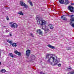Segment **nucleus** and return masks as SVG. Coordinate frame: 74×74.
<instances>
[{
  "label": "nucleus",
  "mask_w": 74,
  "mask_h": 74,
  "mask_svg": "<svg viewBox=\"0 0 74 74\" xmlns=\"http://www.w3.org/2000/svg\"><path fill=\"white\" fill-rule=\"evenodd\" d=\"M52 54H47L46 56V58H48L47 60V62L49 63L52 66H56L58 63H59V61L58 60L57 58H56L52 56H51L49 58V56H51Z\"/></svg>",
  "instance_id": "nucleus-1"
},
{
  "label": "nucleus",
  "mask_w": 74,
  "mask_h": 74,
  "mask_svg": "<svg viewBox=\"0 0 74 74\" xmlns=\"http://www.w3.org/2000/svg\"><path fill=\"white\" fill-rule=\"evenodd\" d=\"M36 20L37 21V23L39 25L42 26L43 25H45L47 23V22L45 20H42V18H41L37 17L36 18Z\"/></svg>",
  "instance_id": "nucleus-2"
},
{
  "label": "nucleus",
  "mask_w": 74,
  "mask_h": 74,
  "mask_svg": "<svg viewBox=\"0 0 74 74\" xmlns=\"http://www.w3.org/2000/svg\"><path fill=\"white\" fill-rule=\"evenodd\" d=\"M10 24V26L12 27V28H17L18 27V25L16 23H14L13 22H11L9 23Z\"/></svg>",
  "instance_id": "nucleus-3"
},
{
  "label": "nucleus",
  "mask_w": 74,
  "mask_h": 74,
  "mask_svg": "<svg viewBox=\"0 0 74 74\" xmlns=\"http://www.w3.org/2000/svg\"><path fill=\"white\" fill-rule=\"evenodd\" d=\"M31 53V51L29 49H28L26 51L25 55L27 56H29L30 55V53Z\"/></svg>",
  "instance_id": "nucleus-4"
},
{
  "label": "nucleus",
  "mask_w": 74,
  "mask_h": 74,
  "mask_svg": "<svg viewBox=\"0 0 74 74\" xmlns=\"http://www.w3.org/2000/svg\"><path fill=\"white\" fill-rule=\"evenodd\" d=\"M68 9L72 12H74V8L71 6H69L68 7Z\"/></svg>",
  "instance_id": "nucleus-5"
},
{
  "label": "nucleus",
  "mask_w": 74,
  "mask_h": 74,
  "mask_svg": "<svg viewBox=\"0 0 74 74\" xmlns=\"http://www.w3.org/2000/svg\"><path fill=\"white\" fill-rule=\"evenodd\" d=\"M14 53H16V54H17V55H18V56H21V55H22L21 53L18 52V51L17 50L15 51Z\"/></svg>",
  "instance_id": "nucleus-6"
},
{
  "label": "nucleus",
  "mask_w": 74,
  "mask_h": 74,
  "mask_svg": "<svg viewBox=\"0 0 74 74\" xmlns=\"http://www.w3.org/2000/svg\"><path fill=\"white\" fill-rule=\"evenodd\" d=\"M20 3L21 5V6H23V7L24 5H25V3L24 2H23V1H20Z\"/></svg>",
  "instance_id": "nucleus-7"
},
{
  "label": "nucleus",
  "mask_w": 74,
  "mask_h": 74,
  "mask_svg": "<svg viewBox=\"0 0 74 74\" xmlns=\"http://www.w3.org/2000/svg\"><path fill=\"white\" fill-rule=\"evenodd\" d=\"M48 47L50 48H51V49H55V47L54 46H52L51 45H47Z\"/></svg>",
  "instance_id": "nucleus-8"
},
{
  "label": "nucleus",
  "mask_w": 74,
  "mask_h": 74,
  "mask_svg": "<svg viewBox=\"0 0 74 74\" xmlns=\"http://www.w3.org/2000/svg\"><path fill=\"white\" fill-rule=\"evenodd\" d=\"M74 16V15H71V18L70 19L71 22L74 21V17H73Z\"/></svg>",
  "instance_id": "nucleus-9"
},
{
  "label": "nucleus",
  "mask_w": 74,
  "mask_h": 74,
  "mask_svg": "<svg viewBox=\"0 0 74 74\" xmlns=\"http://www.w3.org/2000/svg\"><path fill=\"white\" fill-rule=\"evenodd\" d=\"M37 33H38L39 34H42V32L41 31L40 29L38 30Z\"/></svg>",
  "instance_id": "nucleus-10"
},
{
  "label": "nucleus",
  "mask_w": 74,
  "mask_h": 74,
  "mask_svg": "<svg viewBox=\"0 0 74 74\" xmlns=\"http://www.w3.org/2000/svg\"><path fill=\"white\" fill-rule=\"evenodd\" d=\"M64 15L62 16H61V18L63 19V20H64V21H66L67 18H66L65 17H64Z\"/></svg>",
  "instance_id": "nucleus-11"
},
{
  "label": "nucleus",
  "mask_w": 74,
  "mask_h": 74,
  "mask_svg": "<svg viewBox=\"0 0 74 74\" xmlns=\"http://www.w3.org/2000/svg\"><path fill=\"white\" fill-rule=\"evenodd\" d=\"M49 26L50 29H53V28H54V27H53V25L51 24H50L49 25Z\"/></svg>",
  "instance_id": "nucleus-12"
},
{
  "label": "nucleus",
  "mask_w": 74,
  "mask_h": 74,
  "mask_svg": "<svg viewBox=\"0 0 74 74\" xmlns=\"http://www.w3.org/2000/svg\"><path fill=\"white\" fill-rule=\"evenodd\" d=\"M59 2L60 4H63L64 2V0H59Z\"/></svg>",
  "instance_id": "nucleus-13"
},
{
  "label": "nucleus",
  "mask_w": 74,
  "mask_h": 74,
  "mask_svg": "<svg viewBox=\"0 0 74 74\" xmlns=\"http://www.w3.org/2000/svg\"><path fill=\"white\" fill-rule=\"evenodd\" d=\"M1 72L2 73H4L5 72H6V70H5V69H2L1 70Z\"/></svg>",
  "instance_id": "nucleus-14"
},
{
  "label": "nucleus",
  "mask_w": 74,
  "mask_h": 74,
  "mask_svg": "<svg viewBox=\"0 0 74 74\" xmlns=\"http://www.w3.org/2000/svg\"><path fill=\"white\" fill-rule=\"evenodd\" d=\"M36 57L34 56H32L31 57V60H34L35 59Z\"/></svg>",
  "instance_id": "nucleus-15"
},
{
  "label": "nucleus",
  "mask_w": 74,
  "mask_h": 74,
  "mask_svg": "<svg viewBox=\"0 0 74 74\" xmlns=\"http://www.w3.org/2000/svg\"><path fill=\"white\" fill-rule=\"evenodd\" d=\"M7 41L8 42H9V43L11 45L12 44V41H10L9 40H7Z\"/></svg>",
  "instance_id": "nucleus-16"
},
{
  "label": "nucleus",
  "mask_w": 74,
  "mask_h": 74,
  "mask_svg": "<svg viewBox=\"0 0 74 74\" xmlns=\"http://www.w3.org/2000/svg\"><path fill=\"white\" fill-rule=\"evenodd\" d=\"M7 41L8 42H9V43L11 45L12 44V41H10L9 40H7Z\"/></svg>",
  "instance_id": "nucleus-17"
},
{
  "label": "nucleus",
  "mask_w": 74,
  "mask_h": 74,
  "mask_svg": "<svg viewBox=\"0 0 74 74\" xmlns=\"http://www.w3.org/2000/svg\"><path fill=\"white\" fill-rule=\"evenodd\" d=\"M7 41L8 42H9V43L11 45L12 44V41H10L9 40H7Z\"/></svg>",
  "instance_id": "nucleus-18"
},
{
  "label": "nucleus",
  "mask_w": 74,
  "mask_h": 74,
  "mask_svg": "<svg viewBox=\"0 0 74 74\" xmlns=\"http://www.w3.org/2000/svg\"><path fill=\"white\" fill-rule=\"evenodd\" d=\"M40 28H41V29H43V30H45V31H47V30H49V29H44V28H43V27H42V26H40Z\"/></svg>",
  "instance_id": "nucleus-19"
},
{
  "label": "nucleus",
  "mask_w": 74,
  "mask_h": 74,
  "mask_svg": "<svg viewBox=\"0 0 74 74\" xmlns=\"http://www.w3.org/2000/svg\"><path fill=\"white\" fill-rule=\"evenodd\" d=\"M9 56H11V57H12V58H14V55L12 53H9Z\"/></svg>",
  "instance_id": "nucleus-20"
},
{
  "label": "nucleus",
  "mask_w": 74,
  "mask_h": 74,
  "mask_svg": "<svg viewBox=\"0 0 74 74\" xmlns=\"http://www.w3.org/2000/svg\"><path fill=\"white\" fill-rule=\"evenodd\" d=\"M12 46L13 47H16L17 46L16 45V44L15 43H13V44H12Z\"/></svg>",
  "instance_id": "nucleus-21"
},
{
  "label": "nucleus",
  "mask_w": 74,
  "mask_h": 74,
  "mask_svg": "<svg viewBox=\"0 0 74 74\" xmlns=\"http://www.w3.org/2000/svg\"><path fill=\"white\" fill-rule=\"evenodd\" d=\"M18 14L19 15H23V13L21 11L18 12Z\"/></svg>",
  "instance_id": "nucleus-22"
},
{
  "label": "nucleus",
  "mask_w": 74,
  "mask_h": 74,
  "mask_svg": "<svg viewBox=\"0 0 74 74\" xmlns=\"http://www.w3.org/2000/svg\"><path fill=\"white\" fill-rule=\"evenodd\" d=\"M23 7H25V8H29V6L27 5L26 4H25Z\"/></svg>",
  "instance_id": "nucleus-23"
},
{
  "label": "nucleus",
  "mask_w": 74,
  "mask_h": 74,
  "mask_svg": "<svg viewBox=\"0 0 74 74\" xmlns=\"http://www.w3.org/2000/svg\"><path fill=\"white\" fill-rule=\"evenodd\" d=\"M29 2L30 5H31V6H33V4H32V2L30 1L29 0Z\"/></svg>",
  "instance_id": "nucleus-24"
},
{
  "label": "nucleus",
  "mask_w": 74,
  "mask_h": 74,
  "mask_svg": "<svg viewBox=\"0 0 74 74\" xmlns=\"http://www.w3.org/2000/svg\"><path fill=\"white\" fill-rule=\"evenodd\" d=\"M65 3L66 4H69V1L68 0H65Z\"/></svg>",
  "instance_id": "nucleus-25"
},
{
  "label": "nucleus",
  "mask_w": 74,
  "mask_h": 74,
  "mask_svg": "<svg viewBox=\"0 0 74 74\" xmlns=\"http://www.w3.org/2000/svg\"><path fill=\"white\" fill-rule=\"evenodd\" d=\"M67 70H70L71 69V68H68L67 67Z\"/></svg>",
  "instance_id": "nucleus-26"
},
{
  "label": "nucleus",
  "mask_w": 74,
  "mask_h": 74,
  "mask_svg": "<svg viewBox=\"0 0 74 74\" xmlns=\"http://www.w3.org/2000/svg\"><path fill=\"white\" fill-rule=\"evenodd\" d=\"M58 66L59 67H60V66H61V64H58Z\"/></svg>",
  "instance_id": "nucleus-27"
},
{
  "label": "nucleus",
  "mask_w": 74,
  "mask_h": 74,
  "mask_svg": "<svg viewBox=\"0 0 74 74\" xmlns=\"http://www.w3.org/2000/svg\"><path fill=\"white\" fill-rule=\"evenodd\" d=\"M68 74H74V73H68Z\"/></svg>",
  "instance_id": "nucleus-28"
},
{
  "label": "nucleus",
  "mask_w": 74,
  "mask_h": 74,
  "mask_svg": "<svg viewBox=\"0 0 74 74\" xmlns=\"http://www.w3.org/2000/svg\"><path fill=\"white\" fill-rule=\"evenodd\" d=\"M6 19H7V20H9V18H8V16H7L6 17Z\"/></svg>",
  "instance_id": "nucleus-29"
},
{
  "label": "nucleus",
  "mask_w": 74,
  "mask_h": 74,
  "mask_svg": "<svg viewBox=\"0 0 74 74\" xmlns=\"http://www.w3.org/2000/svg\"><path fill=\"white\" fill-rule=\"evenodd\" d=\"M5 32H6L7 33H8V32H9L8 30L7 29H6V30L5 31Z\"/></svg>",
  "instance_id": "nucleus-30"
},
{
  "label": "nucleus",
  "mask_w": 74,
  "mask_h": 74,
  "mask_svg": "<svg viewBox=\"0 0 74 74\" xmlns=\"http://www.w3.org/2000/svg\"><path fill=\"white\" fill-rule=\"evenodd\" d=\"M1 51H0V58H1Z\"/></svg>",
  "instance_id": "nucleus-31"
},
{
  "label": "nucleus",
  "mask_w": 74,
  "mask_h": 74,
  "mask_svg": "<svg viewBox=\"0 0 74 74\" xmlns=\"http://www.w3.org/2000/svg\"><path fill=\"white\" fill-rule=\"evenodd\" d=\"M9 35L11 37L12 36V35L11 34H9Z\"/></svg>",
  "instance_id": "nucleus-32"
},
{
  "label": "nucleus",
  "mask_w": 74,
  "mask_h": 74,
  "mask_svg": "<svg viewBox=\"0 0 74 74\" xmlns=\"http://www.w3.org/2000/svg\"><path fill=\"white\" fill-rule=\"evenodd\" d=\"M71 5H74V3H71Z\"/></svg>",
  "instance_id": "nucleus-33"
},
{
  "label": "nucleus",
  "mask_w": 74,
  "mask_h": 74,
  "mask_svg": "<svg viewBox=\"0 0 74 74\" xmlns=\"http://www.w3.org/2000/svg\"><path fill=\"white\" fill-rule=\"evenodd\" d=\"M1 63L0 62V65H1Z\"/></svg>",
  "instance_id": "nucleus-34"
},
{
  "label": "nucleus",
  "mask_w": 74,
  "mask_h": 74,
  "mask_svg": "<svg viewBox=\"0 0 74 74\" xmlns=\"http://www.w3.org/2000/svg\"><path fill=\"white\" fill-rule=\"evenodd\" d=\"M40 74H42V72H40Z\"/></svg>",
  "instance_id": "nucleus-35"
},
{
  "label": "nucleus",
  "mask_w": 74,
  "mask_h": 74,
  "mask_svg": "<svg viewBox=\"0 0 74 74\" xmlns=\"http://www.w3.org/2000/svg\"><path fill=\"white\" fill-rule=\"evenodd\" d=\"M71 23H72L71 22Z\"/></svg>",
  "instance_id": "nucleus-36"
},
{
  "label": "nucleus",
  "mask_w": 74,
  "mask_h": 74,
  "mask_svg": "<svg viewBox=\"0 0 74 74\" xmlns=\"http://www.w3.org/2000/svg\"><path fill=\"white\" fill-rule=\"evenodd\" d=\"M70 50V49H68V50Z\"/></svg>",
  "instance_id": "nucleus-37"
},
{
  "label": "nucleus",
  "mask_w": 74,
  "mask_h": 74,
  "mask_svg": "<svg viewBox=\"0 0 74 74\" xmlns=\"http://www.w3.org/2000/svg\"><path fill=\"white\" fill-rule=\"evenodd\" d=\"M5 27V26H4L3 27Z\"/></svg>",
  "instance_id": "nucleus-38"
},
{
  "label": "nucleus",
  "mask_w": 74,
  "mask_h": 74,
  "mask_svg": "<svg viewBox=\"0 0 74 74\" xmlns=\"http://www.w3.org/2000/svg\"><path fill=\"white\" fill-rule=\"evenodd\" d=\"M43 74H45V73H43Z\"/></svg>",
  "instance_id": "nucleus-39"
}]
</instances>
